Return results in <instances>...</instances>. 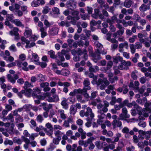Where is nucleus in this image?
Segmentation results:
<instances>
[{"mask_svg":"<svg viewBox=\"0 0 151 151\" xmlns=\"http://www.w3.org/2000/svg\"><path fill=\"white\" fill-rule=\"evenodd\" d=\"M48 54L50 55V57L51 58H55V52L54 51L51 50L48 52Z\"/></svg>","mask_w":151,"mask_h":151,"instance_id":"e2e57ef3","label":"nucleus"},{"mask_svg":"<svg viewBox=\"0 0 151 151\" xmlns=\"http://www.w3.org/2000/svg\"><path fill=\"white\" fill-rule=\"evenodd\" d=\"M71 53L72 55H74L76 54L79 55H83V58L85 60H86L88 58V55L86 49L81 50V49H79L77 52L75 50H73L71 51Z\"/></svg>","mask_w":151,"mask_h":151,"instance_id":"f03ea898","label":"nucleus"},{"mask_svg":"<svg viewBox=\"0 0 151 151\" xmlns=\"http://www.w3.org/2000/svg\"><path fill=\"white\" fill-rule=\"evenodd\" d=\"M67 99L64 98L61 102V104L63 108L65 109H67L68 107V105L67 103Z\"/></svg>","mask_w":151,"mask_h":151,"instance_id":"cd10ccee","label":"nucleus"},{"mask_svg":"<svg viewBox=\"0 0 151 151\" xmlns=\"http://www.w3.org/2000/svg\"><path fill=\"white\" fill-rule=\"evenodd\" d=\"M14 18V17L12 14H7L6 15V19L7 20L10 21H12Z\"/></svg>","mask_w":151,"mask_h":151,"instance_id":"09e8293b","label":"nucleus"},{"mask_svg":"<svg viewBox=\"0 0 151 151\" xmlns=\"http://www.w3.org/2000/svg\"><path fill=\"white\" fill-rule=\"evenodd\" d=\"M44 24L47 27H49L52 24L48 22L47 19H45L44 21Z\"/></svg>","mask_w":151,"mask_h":151,"instance_id":"680f3d73","label":"nucleus"},{"mask_svg":"<svg viewBox=\"0 0 151 151\" xmlns=\"http://www.w3.org/2000/svg\"><path fill=\"white\" fill-rule=\"evenodd\" d=\"M134 46L133 44H130L129 45L130 48L131 49V52L132 54L134 53L135 52V49L134 47Z\"/></svg>","mask_w":151,"mask_h":151,"instance_id":"13d9d810","label":"nucleus"},{"mask_svg":"<svg viewBox=\"0 0 151 151\" xmlns=\"http://www.w3.org/2000/svg\"><path fill=\"white\" fill-rule=\"evenodd\" d=\"M133 19L137 21H139L141 18L138 14H134L133 16Z\"/></svg>","mask_w":151,"mask_h":151,"instance_id":"5fc2aeb1","label":"nucleus"},{"mask_svg":"<svg viewBox=\"0 0 151 151\" xmlns=\"http://www.w3.org/2000/svg\"><path fill=\"white\" fill-rule=\"evenodd\" d=\"M103 105L101 104V103L97 104V108L99 109L98 112L100 113H101L102 111L103 112H106L108 111V109L105 107L103 108Z\"/></svg>","mask_w":151,"mask_h":151,"instance_id":"4468645a","label":"nucleus"},{"mask_svg":"<svg viewBox=\"0 0 151 151\" xmlns=\"http://www.w3.org/2000/svg\"><path fill=\"white\" fill-rule=\"evenodd\" d=\"M96 83L97 85H101L100 87L101 89L104 90L106 86L109 84V83L106 78H104L103 80L99 79Z\"/></svg>","mask_w":151,"mask_h":151,"instance_id":"7ed1b4c3","label":"nucleus"},{"mask_svg":"<svg viewBox=\"0 0 151 151\" xmlns=\"http://www.w3.org/2000/svg\"><path fill=\"white\" fill-rule=\"evenodd\" d=\"M21 39L22 43H25L26 44L25 46L26 48H31L35 45V43L34 42H32L29 44V41L27 40H26L24 37H21Z\"/></svg>","mask_w":151,"mask_h":151,"instance_id":"0eeeda50","label":"nucleus"},{"mask_svg":"<svg viewBox=\"0 0 151 151\" xmlns=\"http://www.w3.org/2000/svg\"><path fill=\"white\" fill-rule=\"evenodd\" d=\"M18 29H14L13 30L11 31L10 32V34L11 35H15V40H18L19 37L18 36L19 34L18 33Z\"/></svg>","mask_w":151,"mask_h":151,"instance_id":"aec40b11","label":"nucleus"},{"mask_svg":"<svg viewBox=\"0 0 151 151\" xmlns=\"http://www.w3.org/2000/svg\"><path fill=\"white\" fill-rule=\"evenodd\" d=\"M12 22L14 23L17 26L20 27H24V25L22 24L20 21L18 19H15L12 20Z\"/></svg>","mask_w":151,"mask_h":151,"instance_id":"393cba45","label":"nucleus"},{"mask_svg":"<svg viewBox=\"0 0 151 151\" xmlns=\"http://www.w3.org/2000/svg\"><path fill=\"white\" fill-rule=\"evenodd\" d=\"M130 117V115L129 114H120L119 117V119L120 120H124L126 118H129Z\"/></svg>","mask_w":151,"mask_h":151,"instance_id":"473e14b6","label":"nucleus"},{"mask_svg":"<svg viewBox=\"0 0 151 151\" xmlns=\"http://www.w3.org/2000/svg\"><path fill=\"white\" fill-rule=\"evenodd\" d=\"M122 63L125 67V69L127 67L130 66L131 65V63L129 61L126 62L125 60H122Z\"/></svg>","mask_w":151,"mask_h":151,"instance_id":"37998d69","label":"nucleus"},{"mask_svg":"<svg viewBox=\"0 0 151 151\" xmlns=\"http://www.w3.org/2000/svg\"><path fill=\"white\" fill-rule=\"evenodd\" d=\"M119 51L120 52H122L124 51V47L128 49L129 45L127 42H125L122 43H121L119 45Z\"/></svg>","mask_w":151,"mask_h":151,"instance_id":"2eb2a0df","label":"nucleus"},{"mask_svg":"<svg viewBox=\"0 0 151 151\" xmlns=\"http://www.w3.org/2000/svg\"><path fill=\"white\" fill-rule=\"evenodd\" d=\"M72 77L75 83L79 82L81 81V78L80 76L76 73H75L73 74L72 75Z\"/></svg>","mask_w":151,"mask_h":151,"instance_id":"5701e85b","label":"nucleus"},{"mask_svg":"<svg viewBox=\"0 0 151 151\" xmlns=\"http://www.w3.org/2000/svg\"><path fill=\"white\" fill-rule=\"evenodd\" d=\"M32 34V31L31 29L27 30L24 33V35L26 37H29Z\"/></svg>","mask_w":151,"mask_h":151,"instance_id":"c9c22d12","label":"nucleus"},{"mask_svg":"<svg viewBox=\"0 0 151 151\" xmlns=\"http://www.w3.org/2000/svg\"><path fill=\"white\" fill-rule=\"evenodd\" d=\"M66 54V51L65 50H63L61 52H58V56L55 58V61L58 63V65H60V62L63 61L65 60L63 56L64 55Z\"/></svg>","mask_w":151,"mask_h":151,"instance_id":"20e7f679","label":"nucleus"},{"mask_svg":"<svg viewBox=\"0 0 151 151\" xmlns=\"http://www.w3.org/2000/svg\"><path fill=\"white\" fill-rule=\"evenodd\" d=\"M70 73L69 71L67 69H63L61 70V75H63L67 76Z\"/></svg>","mask_w":151,"mask_h":151,"instance_id":"603ef678","label":"nucleus"},{"mask_svg":"<svg viewBox=\"0 0 151 151\" xmlns=\"http://www.w3.org/2000/svg\"><path fill=\"white\" fill-rule=\"evenodd\" d=\"M150 9V6L149 5H146L144 4H142L139 7V9L141 12H145Z\"/></svg>","mask_w":151,"mask_h":151,"instance_id":"412c9836","label":"nucleus"},{"mask_svg":"<svg viewBox=\"0 0 151 151\" xmlns=\"http://www.w3.org/2000/svg\"><path fill=\"white\" fill-rule=\"evenodd\" d=\"M128 102L126 104V105L128 107H131L133 106L134 109H136L138 111H141V108L134 101H133L131 103H128Z\"/></svg>","mask_w":151,"mask_h":151,"instance_id":"9b49d317","label":"nucleus"},{"mask_svg":"<svg viewBox=\"0 0 151 151\" xmlns=\"http://www.w3.org/2000/svg\"><path fill=\"white\" fill-rule=\"evenodd\" d=\"M129 102L127 99L124 100L122 103H120L119 105H115L114 106V108L116 110H119L121 108L126 106Z\"/></svg>","mask_w":151,"mask_h":151,"instance_id":"f8f14e48","label":"nucleus"},{"mask_svg":"<svg viewBox=\"0 0 151 151\" xmlns=\"http://www.w3.org/2000/svg\"><path fill=\"white\" fill-rule=\"evenodd\" d=\"M4 144L5 145H12L13 144V142L12 140L6 139L4 142Z\"/></svg>","mask_w":151,"mask_h":151,"instance_id":"8fccbe9b","label":"nucleus"},{"mask_svg":"<svg viewBox=\"0 0 151 151\" xmlns=\"http://www.w3.org/2000/svg\"><path fill=\"white\" fill-rule=\"evenodd\" d=\"M76 111V108L75 106L74 105H72L70 107V113L71 114H74Z\"/></svg>","mask_w":151,"mask_h":151,"instance_id":"e433bc0d","label":"nucleus"},{"mask_svg":"<svg viewBox=\"0 0 151 151\" xmlns=\"http://www.w3.org/2000/svg\"><path fill=\"white\" fill-rule=\"evenodd\" d=\"M67 5L70 9H75L76 6V2L74 0H69L67 1Z\"/></svg>","mask_w":151,"mask_h":151,"instance_id":"9d476101","label":"nucleus"},{"mask_svg":"<svg viewBox=\"0 0 151 151\" xmlns=\"http://www.w3.org/2000/svg\"><path fill=\"white\" fill-rule=\"evenodd\" d=\"M54 134L57 138L59 139H61V136L63 133L60 131H56L54 132Z\"/></svg>","mask_w":151,"mask_h":151,"instance_id":"7c9ffc66","label":"nucleus"},{"mask_svg":"<svg viewBox=\"0 0 151 151\" xmlns=\"http://www.w3.org/2000/svg\"><path fill=\"white\" fill-rule=\"evenodd\" d=\"M124 32L123 30H119L117 32V33H114L113 35V37H118V35H122Z\"/></svg>","mask_w":151,"mask_h":151,"instance_id":"4d7b16f0","label":"nucleus"},{"mask_svg":"<svg viewBox=\"0 0 151 151\" xmlns=\"http://www.w3.org/2000/svg\"><path fill=\"white\" fill-rule=\"evenodd\" d=\"M81 18L84 20L89 19L90 16L87 14H80Z\"/></svg>","mask_w":151,"mask_h":151,"instance_id":"a19ab883","label":"nucleus"},{"mask_svg":"<svg viewBox=\"0 0 151 151\" xmlns=\"http://www.w3.org/2000/svg\"><path fill=\"white\" fill-rule=\"evenodd\" d=\"M32 90L31 89L29 88L26 89V93L25 95L27 97H29L31 96Z\"/></svg>","mask_w":151,"mask_h":151,"instance_id":"ea45409f","label":"nucleus"},{"mask_svg":"<svg viewBox=\"0 0 151 151\" xmlns=\"http://www.w3.org/2000/svg\"><path fill=\"white\" fill-rule=\"evenodd\" d=\"M77 27H79V28H81L80 27V25H81L82 27L83 28H85L86 27L88 26V24L85 22H83L82 23L80 22H78L77 24Z\"/></svg>","mask_w":151,"mask_h":151,"instance_id":"c85d7f7f","label":"nucleus"},{"mask_svg":"<svg viewBox=\"0 0 151 151\" xmlns=\"http://www.w3.org/2000/svg\"><path fill=\"white\" fill-rule=\"evenodd\" d=\"M16 62H17V66L19 68H22L23 70L25 71L28 70V68L27 67L28 63L27 62H24L22 63L19 60H17Z\"/></svg>","mask_w":151,"mask_h":151,"instance_id":"423d86ee","label":"nucleus"},{"mask_svg":"<svg viewBox=\"0 0 151 151\" xmlns=\"http://www.w3.org/2000/svg\"><path fill=\"white\" fill-rule=\"evenodd\" d=\"M145 110L144 109L143 111H144V112H145L144 113L143 116L144 117H147L148 116V113H146V112H148L149 113H151V106L147 103H145Z\"/></svg>","mask_w":151,"mask_h":151,"instance_id":"6e6552de","label":"nucleus"},{"mask_svg":"<svg viewBox=\"0 0 151 151\" xmlns=\"http://www.w3.org/2000/svg\"><path fill=\"white\" fill-rule=\"evenodd\" d=\"M9 50L12 52H16L17 51V49L15 45L12 44L9 47Z\"/></svg>","mask_w":151,"mask_h":151,"instance_id":"de8ad7c7","label":"nucleus"},{"mask_svg":"<svg viewBox=\"0 0 151 151\" xmlns=\"http://www.w3.org/2000/svg\"><path fill=\"white\" fill-rule=\"evenodd\" d=\"M41 32V37L43 38L47 35V33L45 29H40Z\"/></svg>","mask_w":151,"mask_h":151,"instance_id":"3c124183","label":"nucleus"},{"mask_svg":"<svg viewBox=\"0 0 151 151\" xmlns=\"http://www.w3.org/2000/svg\"><path fill=\"white\" fill-rule=\"evenodd\" d=\"M7 77L9 81L13 83H15L16 80L19 78L17 74L14 75L13 77L10 74H9L7 75Z\"/></svg>","mask_w":151,"mask_h":151,"instance_id":"1a4fd4ad","label":"nucleus"},{"mask_svg":"<svg viewBox=\"0 0 151 151\" xmlns=\"http://www.w3.org/2000/svg\"><path fill=\"white\" fill-rule=\"evenodd\" d=\"M41 105L43 106V109L46 111L48 112L49 111V109L48 108L47 104L45 103L41 104Z\"/></svg>","mask_w":151,"mask_h":151,"instance_id":"69168bd1","label":"nucleus"},{"mask_svg":"<svg viewBox=\"0 0 151 151\" xmlns=\"http://www.w3.org/2000/svg\"><path fill=\"white\" fill-rule=\"evenodd\" d=\"M49 84L47 82L43 83L41 84L40 86L41 87L44 88V90L45 91H48L50 88L48 87Z\"/></svg>","mask_w":151,"mask_h":151,"instance_id":"4be33fe9","label":"nucleus"},{"mask_svg":"<svg viewBox=\"0 0 151 151\" xmlns=\"http://www.w3.org/2000/svg\"><path fill=\"white\" fill-rule=\"evenodd\" d=\"M32 96L34 98H36L39 99L44 100L45 98V97L42 96L41 95L37 96L34 93H32Z\"/></svg>","mask_w":151,"mask_h":151,"instance_id":"864d4df0","label":"nucleus"},{"mask_svg":"<svg viewBox=\"0 0 151 151\" xmlns=\"http://www.w3.org/2000/svg\"><path fill=\"white\" fill-rule=\"evenodd\" d=\"M101 102V101L100 99H96L94 101H91L90 103V105H91L93 106H97V104Z\"/></svg>","mask_w":151,"mask_h":151,"instance_id":"2f4dec72","label":"nucleus"},{"mask_svg":"<svg viewBox=\"0 0 151 151\" xmlns=\"http://www.w3.org/2000/svg\"><path fill=\"white\" fill-rule=\"evenodd\" d=\"M31 5L32 7H36L39 6L40 4L38 1H34L32 2Z\"/></svg>","mask_w":151,"mask_h":151,"instance_id":"bf43d9fd","label":"nucleus"},{"mask_svg":"<svg viewBox=\"0 0 151 151\" xmlns=\"http://www.w3.org/2000/svg\"><path fill=\"white\" fill-rule=\"evenodd\" d=\"M33 86L32 85H31V84L28 81L25 82L24 84V88L25 89H27V88L28 87H33Z\"/></svg>","mask_w":151,"mask_h":151,"instance_id":"c03bdc74","label":"nucleus"},{"mask_svg":"<svg viewBox=\"0 0 151 151\" xmlns=\"http://www.w3.org/2000/svg\"><path fill=\"white\" fill-rule=\"evenodd\" d=\"M50 93H47L45 94V96L47 98V100L49 102H54L53 98L50 97Z\"/></svg>","mask_w":151,"mask_h":151,"instance_id":"f704fd0d","label":"nucleus"},{"mask_svg":"<svg viewBox=\"0 0 151 151\" xmlns=\"http://www.w3.org/2000/svg\"><path fill=\"white\" fill-rule=\"evenodd\" d=\"M94 45L96 47L97 51L95 54L91 55V56L93 58V61L95 63H97L99 60L101 58L100 55V50L103 48V46L98 41L95 42Z\"/></svg>","mask_w":151,"mask_h":151,"instance_id":"f257e3e1","label":"nucleus"},{"mask_svg":"<svg viewBox=\"0 0 151 151\" xmlns=\"http://www.w3.org/2000/svg\"><path fill=\"white\" fill-rule=\"evenodd\" d=\"M133 4L132 0H126L124 4V6L127 8H130Z\"/></svg>","mask_w":151,"mask_h":151,"instance_id":"a878e982","label":"nucleus"},{"mask_svg":"<svg viewBox=\"0 0 151 151\" xmlns=\"http://www.w3.org/2000/svg\"><path fill=\"white\" fill-rule=\"evenodd\" d=\"M83 91L80 88L78 89H75L73 91H71L69 93V95L70 96H74L77 95L78 94L83 93Z\"/></svg>","mask_w":151,"mask_h":151,"instance_id":"dca6fc26","label":"nucleus"},{"mask_svg":"<svg viewBox=\"0 0 151 151\" xmlns=\"http://www.w3.org/2000/svg\"><path fill=\"white\" fill-rule=\"evenodd\" d=\"M112 123L114 128H115L116 127H120L122 125L121 122L116 120H114Z\"/></svg>","mask_w":151,"mask_h":151,"instance_id":"b1692460","label":"nucleus"},{"mask_svg":"<svg viewBox=\"0 0 151 151\" xmlns=\"http://www.w3.org/2000/svg\"><path fill=\"white\" fill-rule=\"evenodd\" d=\"M96 21L94 20H92L90 22V25L91 28H92L94 26L96 25Z\"/></svg>","mask_w":151,"mask_h":151,"instance_id":"0e129e2a","label":"nucleus"},{"mask_svg":"<svg viewBox=\"0 0 151 151\" xmlns=\"http://www.w3.org/2000/svg\"><path fill=\"white\" fill-rule=\"evenodd\" d=\"M36 120L39 122H42L43 120V119L41 115H39L37 117Z\"/></svg>","mask_w":151,"mask_h":151,"instance_id":"774afa93","label":"nucleus"},{"mask_svg":"<svg viewBox=\"0 0 151 151\" xmlns=\"http://www.w3.org/2000/svg\"><path fill=\"white\" fill-rule=\"evenodd\" d=\"M82 94H78L76 96V98L78 101L81 103H83L85 101L84 100H82Z\"/></svg>","mask_w":151,"mask_h":151,"instance_id":"a18cd8bd","label":"nucleus"},{"mask_svg":"<svg viewBox=\"0 0 151 151\" xmlns=\"http://www.w3.org/2000/svg\"><path fill=\"white\" fill-rule=\"evenodd\" d=\"M95 145L99 149H101L102 148V146L101 145L100 142L99 141H96L95 143Z\"/></svg>","mask_w":151,"mask_h":151,"instance_id":"338daca9","label":"nucleus"},{"mask_svg":"<svg viewBox=\"0 0 151 151\" xmlns=\"http://www.w3.org/2000/svg\"><path fill=\"white\" fill-rule=\"evenodd\" d=\"M29 58L32 62L36 64L38 63L39 57L38 55L35 53H33L30 50L29 51Z\"/></svg>","mask_w":151,"mask_h":151,"instance_id":"39448f33","label":"nucleus"},{"mask_svg":"<svg viewBox=\"0 0 151 151\" xmlns=\"http://www.w3.org/2000/svg\"><path fill=\"white\" fill-rule=\"evenodd\" d=\"M3 58L4 60L6 61H9L10 62H12L14 60V58L12 56H9L7 58V57L5 55H3Z\"/></svg>","mask_w":151,"mask_h":151,"instance_id":"72a5a7b5","label":"nucleus"},{"mask_svg":"<svg viewBox=\"0 0 151 151\" xmlns=\"http://www.w3.org/2000/svg\"><path fill=\"white\" fill-rule=\"evenodd\" d=\"M32 106L30 104H25L23 106V108L27 110H29L32 109Z\"/></svg>","mask_w":151,"mask_h":151,"instance_id":"6e6d98bb","label":"nucleus"},{"mask_svg":"<svg viewBox=\"0 0 151 151\" xmlns=\"http://www.w3.org/2000/svg\"><path fill=\"white\" fill-rule=\"evenodd\" d=\"M118 14H114L113 16L111 17V20L108 19L107 22H111V21H115L117 23H121L122 22V20L117 18Z\"/></svg>","mask_w":151,"mask_h":151,"instance_id":"6ab92c4d","label":"nucleus"},{"mask_svg":"<svg viewBox=\"0 0 151 151\" xmlns=\"http://www.w3.org/2000/svg\"><path fill=\"white\" fill-rule=\"evenodd\" d=\"M73 19L71 21V23L75 25L76 24V21L79 20L80 19L79 15H72Z\"/></svg>","mask_w":151,"mask_h":151,"instance_id":"bb28decb","label":"nucleus"},{"mask_svg":"<svg viewBox=\"0 0 151 151\" xmlns=\"http://www.w3.org/2000/svg\"><path fill=\"white\" fill-rule=\"evenodd\" d=\"M14 124H11V126H10V129H6V130L7 132H8L9 134H13L14 132Z\"/></svg>","mask_w":151,"mask_h":151,"instance_id":"58836bf2","label":"nucleus"},{"mask_svg":"<svg viewBox=\"0 0 151 151\" xmlns=\"http://www.w3.org/2000/svg\"><path fill=\"white\" fill-rule=\"evenodd\" d=\"M30 126L32 129H34L36 126L37 124L36 122L33 119H32L30 122Z\"/></svg>","mask_w":151,"mask_h":151,"instance_id":"79ce46f5","label":"nucleus"},{"mask_svg":"<svg viewBox=\"0 0 151 151\" xmlns=\"http://www.w3.org/2000/svg\"><path fill=\"white\" fill-rule=\"evenodd\" d=\"M83 121L81 119H78L76 121V123L79 126L81 127L83 124Z\"/></svg>","mask_w":151,"mask_h":151,"instance_id":"052dcab7","label":"nucleus"},{"mask_svg":"<svg viewBox=\"0 0 151 151\" xmlns=\"http://www.w3.org/2000/svg\"><path fill=\"white\" fill-rule=\"evenodd\" d=\"M18 111H17V110L16 109L13 112V114L14 116H17V118L16 119H17L18 118H19V122H22L23 121V119L22 118H21L20 116L19 115H17V113H18Z\"/></svg>","mask_w":151,"mask_h":151,"instance_id":"49530a36","label":"nucleus"},{"mask_svg":"<svg viewBox=\"0 0 151 151\" xmlns=\"http://www.w3.org/2000/svg\"><path fill=\"white\" fill-rule=\"evenodd\" d=\"M51 10V9L47 6H45L43 8L42 13L44 14L48 13Z\"/></svg>","mask_w":151,"mask_h":151,"instance_id":"4c0bfd02","label":"nucleus"},{"mask_svg":"<svg viewBox=\"0 0 151 151\" xmlns=\"http://www.w3.org/2000/svg\"><path fill=\"white\" fill-rule=\"evenodd\" d=\"M83 84L84 87L82 91L83 92H86L87 90H90L91 89L89 85L90 84V83L88 79H85L83 82Z\"/></svg>","mask_w":151,"mask_h":151,"instance_id":"ddd939ff","label":"nucleus"},{"mask_svg":"<svg viewBox=\"0 0 151 151\" xmlns=\"http://www.w3.org/2000/svg\"><path fill=\"white\" fill-rule=\"evenodd\" d=\"M58 112L60 114V117L63 119H65L66 118V116L64 113V111L62 109H60L58 110Z\"/></svg>","mask_w":151,"mask_h":151,"instance_id":"c756f323","label":"nucleus"},{"mask_svg":"<svg viewBox=\"0 0 151 151\" xmlns=\"http://www.w3.org/2000/svg\"><path fill=\"white\" fill-rule=\"evenodd\" d=\"M90 116L91 118H93L94 116V114L92 112V110L89 107L86 108V116Z\"/></svg>","mask_w":151,"mask_h":151,"instance_id":"a211bd4d","label":"nucleus"},{"mask_svg":"<svg viewBox=\"0 0 151 151\" xmlns=\"http://www.w3.org/2000/svg\"><path fill=\"white\" fill-rule=\"evenodd\" d=\"M137 111L134 109H132L131 110V114L132 115L135 116L136 115L137 112L139 113V119L140 120H143L144 119V118L142 116V114H141V111L142 110V109L141 108V111H138L137 109H135Z\"/></svg>","mask_w":151,"mask_h":151,"instance_id":"f3484780","label":"nucleus"}]
</instances>
